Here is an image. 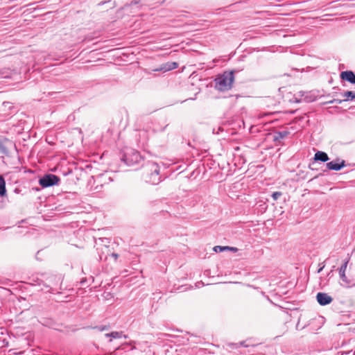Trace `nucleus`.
<instances>
[{
    "label": "nucleus",
    "instance_id": "7ed1b4c3",
    "mask_svg": "<svg viewBox=\"0 0 355 355\" xmlns=\"http://www.w3.org/2000/svg\"><path fill=\"white\" fill-rule=\"evenodd\" d=\"M60 178L53 174H48L43 176L39 180V183L42 187H49L58 184Z\"/></svg>",
    "mask_w": 355,
    "mask_h": 355
},
{
    "label": "nucleus",
    "instance_id": "423d86ee",
    "mask_svg": "<svg viewBox=\"0 0 355 355\" xmlns=\"http://www.w3.org/2000/svg\"><path fill=\"white\" fill-rule=\"evenodd\" d=\"M345 166V162L341 160L340 162L332 161L327 164V167L329 170L340 171L342 168Z\"/></svg>",
    "mask_w": 355,
    "mask_h": 355
},
{
    "label": "nucleus",
    "instance_id": "ddd939ff",
    "mask_svg": "<svg viewBox=\"0 0 355 355\" xmlns=\"http://www.w3.org/2000/svg\"><path fill=\"white\" fill-rule=\"evenodd\" d=\"M166 66L167 67H165L164 69L166 71H169V70H171V69H176L178 67V64L176 62H171V63H168L166 64Z\"/></svg>",
    "mask_w": 355,
    "mask_h": 355
},
{
    "label": "nucleus",
    "instance_id": "5701e85b",
    "mask_svg": "<svg viewBox=\"0 0 355 355\" xmlns=\"http://www.w3.org/2000/svg\"><path fill=\"white\" fill-rule=\"evenodd\" d=\"M343 101L341 100H334V102H338V103H341Z\"/></svg>",
    "mask_w": 355,
    "mask_h": 355
},
{
    "label": "nucleus",
    "instance_id": "bb28decb",
    "mask_svg": "<svg viewBox=\"0 0 355 355\" xmlns=\"http://www.w3.org/2000/svg\"><path fill=\"white\" fill-rule=\"evenodd\" d=\"M322 268H320V269L318 270V272H320L322 270Z\"/></svg>",
    "mask_w": 355,
    "mask_h": 355
},
{
    "label": "nucleus",
    "instance_id": "1a4fd4ad",
    "mask_svg": "<svg viewBox=\"0 0 355 355\" xmlns=\"http://www.w3.org/2000/svg\"><path fill=\"white\" fill-rule=\"evenodd\" d=\"M6 182L4 179L0 176V196H4L6 194Z\"/></svg>",
    "mask_w": 355,
    "mask_h": 355
},
{
    "label": "nucleus",
    "instance_id": "f03ea898",
    "mask_svg": "<svg viewBox=\"0 0 355 355\" xmlns=\"http://www.w3.org/2000/svg\"><path fill=\"white\" fill-rule=\"evenodd\" d=\"M141 159L142 157L140 155L139 153L132 148L128 149L123 157V160L128 166H134L139 164Z\"/></svg>",
    "mask_w": 355,
    "mask_h": 355
},
{
    "label": "nucleus",
    "instance_id": "0eeeda50",
    "mask_svg": "<svg viewBox=\"0 0 355 355\" xmlns=\"http://www.w3.org/2000/svg\"><path fill=\"white\" fill-rule=\"evenodd\" d=\"M314 159L315 161H321L325 162H327L329 159V158L326 153L322 151H318L315 153L314 155Z\"/></svg>",
    "mask_w": 355,
    "mask_h": 355
},
{
    "label": "nucleus",
    "instance_id": "6ab92c4d",
    "mask_svg": "<svg viewBox=\"0 0 355 355\" xmlns=\"http://www.w3.org/2000/svg\"><path fill=\"white\" fill-rule=\"evenodd\" d=\"M128 345H123L119 347H117L116 349V350H119V349H125V346H127Z\"/></svg>",
    "mask_w": 355,
    "mask_h": 355
},
{
    "label": "nucleus",
    "instance_id": "f3484780",
    "mask_svg": "<svg viewBox=\"0 0 355 355\" xmlns=\"http://www.w3.org/2000/svg\"><path fill=\"white\" fill-rule=\"evenodd\" d=\"M6 150V147L4 146L3 143L1 141H0V151L1 153H5Z\"/></svg>",
    "mask_w": 355,
    "mask_h": 355
},
{
    "label": "nucleus",
    "instance_id": "aec40b11",
    "mask_svg": "<svg viewBox=\"0 0 355 355\" xmlns=\"http://www.w3.org/2000/svg\"><path fill=\"white\" fill-rule=\"evenodd\" d=\"M230 250L232 251V252H236L238 250L236 248H234V247H230Z\"/></svg>",
    "mask_w": 355,
    "mask_h": 355
},
{
    "label": "nucleus",
    "instance_id": "b1692460",
    "mask_svg": "<svg viewBox=\"0 0 355 355\" xmlns=\"http://www.w3.org/2000/svg\"><path fill=\"white\" fill-rule=\"evenodd\" d=\"M240 345H243V346H245V347H248V345H244V343H243V342H242V343H240Z\"/></svg>",
    "mask_w": 355,
    "mask_h": 355
},
{
    "label": "nucleus",
    "instance_id": "4be33fe9",
    "mask_svg": "<svg viewBox=\"0 0 355 355\" xmlns=\"http://www.w3.org/2000/svg\"><path fill=\"white\" fill-rule=\"evenodd\" d=\"M230 248L229 246H223V248H225V250H230Z\"/></svg>",
    "mask_w": 355,
    "mask_h": 355
},
{
    "label": "nucleus",
    "instance_id": "a878e982",
    "mask_svg": "<svg viewBox=\"0 0 355 355\" xmlns=\"http://www.w3.org/2000/svg\"><path fill=\"white\" fill-rule=\"evenodd\" d=\"M2 104L3 105H6V104H9V103L8 102H3Z\"/></svg>",
    "mask_w": 355,
    "mask_h": 355
},
{
    "label": "nucleus",
    "instance_id": "dca6fc26",
    "mask_svg": "<svg viewBox=\"0 0 355 355\" xmlns=\"http://www.w3.org/2000/svg\"><path fill=\"white\" fill-rule=\"evenodd\" d=\"M214 250L216 252H223L225 250V248H223V246H219V245H217V246H215L214 248Z\"/></svg>",
    "mask_w": 355,
    "mask_h": 355
},
{
    "label": "nucleus",
    "instance_id": "2eb2a0df",
    "mask_svg": "<svg viewBox=\"0 0 355 355\" xmlns=\"http://www.w3.org/2000/svg\"><path fill=\"white\" fill-rule=\"evenodd\" d=\"M282 193L279 191H275L272 193V198L274 200H277L280 196H282Z\"/></svg>",
    "mask_w": 355,
    "mask_h": 355
},
{
    "label": "nucleus",
    "instance_id": "a211bd4d",
    "mask_svg": "<svg viewBox=\"0 0 355 355\" xmlns=\"http://www.w3.org/2000/svg\"><path fill=\"white\" fill-rule=\"evenodd\" d=\"M96 329H97L100 331H103L105 330H107L108 328L106 326H103V327H96Z\"/></svg>",
    "mask_w": 355,
    "mask_h": 355
},
{
    "label": "nucleus",
    "instance_id": "412c9836",
    "mask_svg": "<svg viewBox=\"0 0 355 355\" xmlns=\"http://www.w3.org/2000/svg\"><path fill=\"white\" fill-rule=\"evenodd\" d=\"M112 257H113L114 258V259H116L118 258L119 255L116 253H112Z\"/></svg>",
    "mask_w": 355,
    "mask_h": 355
},
{
    "label": "nucleus",
    "instance_id": "39448f33",
    "mask_svg": "<svg viewBox=\"0 0 355 355\" xmlns=\"http://www.w3.org/2000/svg\"><path fill=\"white\" fill-rule=\"evenodd\" d=\"M340 78L355 84V74L352 71H345L340 73Z\"/></svg>",
    "mask_w": 355,
    "mask_h": 355
},
{
    "label": "nucleus",
    "instance_id": "4468645a",
    "mask_svg": "<svg viewBox=\"0 0 355 355\" xmlns=\"http://www.w3.org/2000/svg\"><path fill=\"white\" fill-rule=\"evenodd\" d=\"M151 167H152V169L153 170L154 173L156 175H158L159 174V168L158 165L157 164H155V163H152L151 164Z\"/></svg>",
    "mask_w": 355,
    "mask_h": 355
},
{
    "label": "nucleus",
    "instance_id": "20e7f679",
    "mask_svg": "<svg viewBox=\"0 0 355 355\" xmlns=\"http://www.w3.org/2000/svg\"><path fill=\"white\" fill-rule=\"evenodd\" d=\"M316 299L318 302L322 306L327 305L333 300L332 297L325 293H318Z\"/></svg>",
    "mask_w": 355,
    "mask_h": 355
},
{
    "label": "nucleus",
    "instance_id": "f8f14e48",
    "mask_svg": "<svg viewBox=\"0 0 355 355\" xmlns=\"http://www.w3.org/2000/svg\"><path fill=\"white\" fill-rule=\"evenodd\" d=\"M288 135V132L282 131L277 133V136H275V140L282 139L285 138Z\"/></svg>",
    "mask_w": 355,
    "mask_h": 355
},
{
    "label": "nucleus",
    "instance_id": "9d476101",
    "mask_svg": "<svg viewBox=\"0 0 355 355\" xmlns=\"http://www.w3.org/2000/svg\"><path fill=\"white\" fill-rule=\"evenodd\" d=\"M347 263H345L339 269V274H340V278L343 281H346L345 270L347 268Z\"/></svg>",
    "mask_w": 355,
    "mask_h": 355
},
{
    "label": "nucleus",
    "instance_id": "6e6552de",
    "mask_svg": "<svg viewBox=\"0 0 355 355\" xmlns=\"http://www.w3.org/2000/svg\"><path fill=\"white\" fill-rule=\"evenodd\" d=\"M105 336L107 338H111L110 341H112V338L116 339V338H121L123 336V334H122V332H119V331H112L110 334H106Z\"/></svg>",
    "mask_w": 355,
    "mask_h": 355
},
{
    "label": "nucleus",
    "instance_id": "393cba45",
    "mask_svg": "<svg viewBox=\"0 0 355 355\" xmlns=\"http://www.w3.org/2000/svg\"><path fill=\"white\" fill-rule=\"evenodd\" d=\"M110 355H116V354L115 352H112V353H110Z\"/></svg>",
    "mask_w": 355,
    "mask_h": 355
},
{
    "label": "nucleus",
    "instance_id": "9b49d317",
    "mask_svg": "<svg viewBox=\"0 0 355 355\" xmlns=\"http://www.w3.org/2000/svg\"><path fill=\"white\" fill-rule=\"evenodd\" d=\"M343 96L345 98H346V99H345L344 101L349 100V99L353 100L355 98V92L347 91L343 93Z\"/></svg>",
    "mask_w": 355,
    "mask_h": 355
},
{
    "label": "nucleus",
    "instance_id": "f257e3e1",
    "mask_svg": "<svg viewBox=\"0 0 355 355\" xmlns=\"http://www.w3.org/2000/svg\"><path fill=\"white\" fill-rule=\"evenodd\" d=\"M234 80L233 72H225L215 79V87L216 89L223 92L232 88Z\"/></svg>",
    "mask_w": 355,
    "mask_h": 355
}]
</instances>
